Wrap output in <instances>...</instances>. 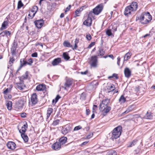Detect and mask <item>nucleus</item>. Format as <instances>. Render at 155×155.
<instances>
[{
  "label": "nucleus",
  "instance_id": "f257e3e1",
  "mask_svg": "<svg viewBox=\"0 0 155 155\" xmlns=\"http://www.w3.org/2000/svg\"><path fill=\"white\" fill-rule=\"evenodd\" d=\"M109 102V99H107L103 100L100 104L99 109L104 116H105L111 109V107L108 106Z\"/></svg>",
  "mask_w": 155,
  "mask_h": 155
},
{
  "label": "nucleus",
  "instance_id": "f03ea898",
  "mask_svg": "<svg viewBox=\"0 0 155 155\" xmlns=\"http://www.w3.org/2000/svg\"><path fill=\"white\" fill-rule=\"evenodd\" d=\"M138 19L142 24H145L150 21L152 19V17L149 12H146L143 13Z\"/></svg>",
  "mask_w": 155,
  "mask_h": 155
},
{
  "label": "nucleus",
  "instance_id": "7ed1b4c3",
  "mask_svg": "<svg viewBox=\"0 0 155 155\" xmlns=\"http://www.w3.org/2000/svg\"><path fill=\"white\" fill-rule=\"evenodd\" d=\"M122 127L119 126L115 128L112 131L111 138L113 140L119 137L121 135L122 132Z\"/></svg>",
  "mask_w": 155,
  "mask_h": 155
},
{
  "label": "nucleus",
  "instance_id": "20e7f679",
  "mask_svg": "<svg viewBox=\"0 0 155 155\" xmlns=\"http://www.w3.org/2000/svg\"><path fill=\"white\" fill-rule=\"evenodd\" d=\"M97 56H92L89 62L90 64L91 67L96 68L97 66Z\"/></svg>",
  "mask_w": 155,
  "mask_h": 155
},
{
  "label": "nucleus",
  "instance_id": "39448f33",
  "mask_svg": "<svg viewBox=\"0 0 155 155\" xmlns=\"http://www.w3.org/2000/svg\"><path fill=\"white\" fill-rule=\"evenodd\" d=\"M103 5L102 4L99 5L93 9V13L96 15H98L101 12L103 9Z\"/></svg>",
  "mask_w": 155,
  "mask_h": 155
},
{
  "label": "nucleus",
  "instance_id": "423d86ee",
  "mask_svg": "<svg viewBox=\"0 0 155 155\" xmlns=\"http://www.w3.org/2000/svg\"><path fill=\"white\" fill-rule=\"evenodd\" d=\"M73 81L70 78L66 79L65 82L64 83V85L62 87L64 90H67L72 85Z\"/></svg>",
  "mask_w": 155,
  "mask_h": 155
},
{
  "label": "nucleus",
  "instance_id": "0eeeda50",
  "mask_svg": "<svg viewBox=\"0 0 155 155\" xmlns=\"http://www.w3.org/2000/svg\"><path fill=\"white\" fill-rule=\"evenodd\" d=\"M31 102L32 105L33 106L36 104L38 102L37 95L36 93L33 94L31 98Z\"/></svg>",
  "mask_w": 155,
  "mask_h": 155
},
{
  "label": "nucleus",
  "instance_id": "6e6552de",
  "mask_svg": "<svg viewBox=\"0 0 155 155\" xmlns=\"http://www.w3.org/2000/svg\"><path fill=\"white\" fill-rule=\"evenodd\" d=\"M153 115L151 113L147 112L145 116L144 117H142L140 115L138 117V119H140L142 118L143 119H151L153 118Z\"/></svg>",
  "mask_w": 155,
  "mask_h": 155
},
{
  "label": "nucleus",
  "instance_id": "1a4fd4ad",
  "mask_svg": "<svg viewBox=\"0 0 155 155\" xmlns=\"http://www.w3.org/2000/svg\"><path fill=\"white\" fill-rule=\"evenodd\" d=\"M16 87L20 90H23L25 87V86L23 83V81H20V82L16 83Z\"/></svg>",
  "mask_w": 155,
  "mask_h": 155
},
{
  "label": "nucleus",
  "instance_id": "9d476101",
  "mask_svg": "<svg viewBox=\"0 0 155 155\" xmlns=\"http://www.w3.org/2000/svg\"><path fill=\"white\" fill-rule=\"evenodd\" d=\"M6 145L8 148L11 150H14L16 148V144L13 142H8Z\"/></svg>",
  "mask_w": 155,
  "mask_h": 155
},
{
  "label": "nucleus",
  "instance_id": "9b49d317",
  "mask_svg": "<svg viewBox=\"0 0 155 155\" xmlns=\"http://www.w3.org/2000/svg\"><path fill=\"white\" fill-rule=\"evenodd\" d=\"M35 23L37 28H40L44 24L43 20L42 19H41L36 21L35 22Z\"/></svg>",
  "mask_w": 155,
  "mask_h": 155
},
{
  "label": "nucleus",
  "instance_id": "f8f14e48",
  "mask_svg": "<svg viewBox=\"0 0 155 155\" xmlns=\"http://www.w3.org/2000/svg\"><path fill=\"white\" fill-rule=\"evenodd\" d=\"M61 144L59 142H56L53 144L52 147L55 150H58L61 148Z\"/></svg>",
  "mask_w": 155,
  "mask_h": 155
},
{
  "label": "nucleus",
  "instance_id": "ddd939ff",
  "mask_svg": "<svg viewBox=\"0 0 155 155\" xmlns=\"http://www.w3.org/2000/svg\"><path fill=\"white\" fill-rule=\"evenodd\" d=\"M17 45V44L16 42H14L13 44L11 50V53L12 55H15L16 54L15 51Z\"/></svg>",
  "mask_w": 155,
  "mask_h": 155
},
{
  "label": "nucleus",
  "instance_id": "4468645a",
  "mask_svg": "<svg viewBox=\"0 0 155 155\" xmlns=\"http://www.w3.org/2000/svg\"><path fill=\"white\" fill-rule=\"evenodd\" d=\"M129 6L130 7V8H131L133 11H136L138 7L137 4L136 2H132L131 5Z\"/></svg>",
  "mask_w": 155,
  "mask_h": 155
},
{
  "label": "nucleus",
  "instance_id": "2eb2a0df",
  "mask_svg": "<svg viewBox=\"0 0 155 155\" xmlns=\"http://www.w3.org/2000/svg\"><path fill=\"white\" fill-rule=\"evenodd\" d=\"M25 103V102L23 100H20L16 103V106L18 109H20L24 106Z\"/></svg>",
  "mask_w": 155,
  "mask_h": 155
},
{
  "label": "nucleus",
  "instance_id": "dca6fc26",
  "mask_svg": "<svg viewBox=\"0 0 155 155\" xmlns=\"http://www.w3.org/2000/svg\"><path fill=\"white\" fill-rule=\"evenodd\" d=\"M92 21L91 18H87L83 22V24L88 27L91 26L92 24Z\"/></svg>",
  "mask_w": 155,
  "mask_h": 155
},
{
  "label": "nucleus",
  "instance_id": "f3484780",
  "mask_svg": "<svg viewBox=\"0 0 155 155\" xmlns=\"http://www.w3.org/2000/svg\"><path fill=\"white\" fill-rule=\"evenodd\" d=\"M28 127L27 124L26 123L25 124L23 125L20 129H19V131L20 133L24 134L26 132Z\"/></svg>",
  "mask_w": 155,
  "mask_h": 155
},
{
  "label": "nucleus",
  "instance_id": "a211bd4d",
  "mask_svg": "<svg viewBox=\"0 0 155 155\" xmlns=\"http://www.w3.org/2000/svg\"><path fill=\"white\" fill-rule=\"evenodd\" d=\"M45 85L43 84L38 85L36 88V90L38 91H44L45 90Z\"/></svg>",
  "mask_w": 155,
  "mask_h": 155
},
{
  "label": "nucleus",
  "instance_id": "6ab92c4d",
  "mask_svg": "<svg viewBox=\"0 0 155 155\" xmlns=\"http://www.w3.org/2000/svg\"><path fill=\"white\" fill-rule=\"evenodd\" d=\"M61 59L60 58L54 59L52 61V64L53 66H56L61 62Z\"/></svg>",
  "mask_w": 155,
  "mask_h": 155
},
{
  "label": "nucleus",
  "instance_id": "aec40b11",
  "mask_svg": "<svg viewBox=\"0 0 155 155\" xmlns=\"http://www.w3.org/2000/svg\"><path fill=\"white\" fill-rule=\"evenodd\" d=\"M133 11L129 6H127L124 12V15L126 16H128L130 14L131 12Z\"/></svg>",
  "mask_w": 155,
  "mask_h": 155
},
{
  "label": "nucleus",
  "instance_id": "412c9836",
  "mask_svg": "<svg viewBox=\"0 0 155 155\" xmlns=\"http://www.w3.org/2000/svg\"><path fill=\"white\" fill-rule=\"evenodd\" d=\"M124 73L125 76L127 78H129L131 75V71L128 68L125 69Z\"/></svg>",
  "mask_w": 155,
  "mask_h": 155
},
{
  "label": "nucleus",
  "instance_id": "4be33fe9",
  "mask_svg": "<svg viewBox=\"0 0 155 155\" xmlns=\"http://www.w3.org/2000/svg\"><path fill=\"white\" fill-rule=\"evenodd\" d=\"M38 10V7L37 6H34L33 7L31 10V12L33 13L32 15V16H31V18H33L34 17L36 13L37 12Z\"/></svg>",
  "mask_w": 155,
  "mask_h": 155
},
{
  "label": "nucleus",
  "instance_id": "5701e85b",
  "mask_svg": "<svg viewBox=\"0 0 155 155\" xmlns=\"http://www.w3.org/2000/svg\"><path fill=\"white\" fill-rule=\"evenodd\" d=\"M115 89L114 85L113 84H110L107 88V92L109 93L113 91Z\"/></svg>",
  "mask_w": 155,
  "mask_h": 155
},
{
  "label": "nucleus",
  "instance_id": "b1692460",
  "mask_svg": "<svg viewBox=\"0 0 155 155\" xmlns=\"http://www.w3.org/2000/svg\"><path fill=\"white\" fill-rule=\"evenodd\" d=\"M67 140V138L66 137H61L59 140V143L61 145H63L66 142Z\"/></svg>",
  "mask_w": 155,
  "mask_h": 155
},
{
  "label": "nucleus",
  "instance_id": "393cba45",
  "mask_svg": "<svg viewBox=\"0 0 155 155\" xmlns=\"http://www.w3.org/2000/svg\"><path fill=\"white\" fill-rule=\"evenodd\" d=\"M8 22L7 21H4L2 24L1 30H2L7 28V26H8Z\"/></svg>",
  "mask_w": 155,
  "mask_h": 155
},
{
  "label": "nucleus",
  "instance_id": "a878e982",
  "mask_svg": "<svg viewBox=\"0 0 155 155\" xmlns=\"http://www.w3.org/2000/svg\"><path fill=\"white\" fill-rule=\"evenodd\" d=\"M53 109L52 108H48L47 110V118L48 119L52 113Z\"/></svg>",
  "mask_w": 155,
  "mask_h": 155
},
{
  "label": "nucleus",
  "instance_id": "bb28decb",
  "mask_svg": "<svg viewBox=\"0 0 155 155\" xmlns=\"http://www.w3.org/2000/svg\"><path fill=\"white\" fill-rule=\"evenodd\" d=\"M21 137L25 142H27L28 141V136L25 134H21Z\"/></svg>",
  "mask_w": 155,
  "mask_h": 155
},
{
  "label": "nucleus",
  "instance_id": "cd10ccee",
  "mask_svg": "<svg viewBox=\"0 0 155 155\" xmlns=\"http://www.w3.org/2000/svg\"><path fill=\"white\" fill-rule=\"evenodd\" d=\"M20 64H21L23 66L26 65L27 64H30V63H29L27 62L26 61H25V59L24 58L21 59H20Z\"/></svg>",
  "mask_w": 155,
  "mask_h": 155
},
{
  "label": "nucleus",
  "instance_id": "c85d7f7f",
  "mask_svg": "<svg viewBox=\"0 0 155 155\" xmlns=\"http://www.w3.org/2000/svg\"><path fill=\"white\" fill-rule=\"evenodd\" d=\"M28 72L26 71L25 74L24 75H23L20 78V81H23V80L24 79H27L28 78Z\"/></svg>",
  "mask_w": 155,
  "mask_h": 155
},
{
  "label": "nucleus",
  "instance_id": "c756f323",
  "mask_svg": "<svg viewBox=\"0 0 155 155\" xmlns=\"http://www.w3.org/2000/svg\"><path fill=\"white\" fill-rule=\"evenodd\" d=\"M119 101L120 102V104H123L126 101V99L124 97L123 95H122L120 96L119 99Z\"/></svg>",
  "mask_w": 155,
  "mask_h": 155
},
{
  "label": "nucleus",
  "instance_id": "7c9ffc66",
  "mask_svg": "<svg viewBox=\"0 0 155 155\" xmlns=\"http://www.w3.org/2000/svg\"><path fill=\"white\" fill-rule=\"evenodd\" d=\"M11 34V32L5 30L0 34V35H2L3 36L6 35L7 36H9Z\"/></svg>",
  "mask_w": 155,
  "mask_h": 155
},
{
  "label": "nucleus",
  "instance_id": "2f4dec72",
  "mask_svg": "<svg viewBox=\"0 0 155 155\" xmlns=\"http://www.w3.org/2000/svg\"><path fill=\"white\" fill-rule=\"evenodd\" d=\"M98 52H99L97 55L98 56H102L105 53V52L104 51V50L101 48L99 49Z\"/></svg>",
  "mask_w": 155,
  "mask_h": 155
},
{
  "label": "nucleus",
  "instance_id": "473e14b6",
  "mask_svg": "<svg viewBox=\"0 0 155 155\" xmlns=\"http://www.w3.org/2000/svg\"><path fill=\"white\" fill-rule=\"evenodd\" d=\"M7 107L9 110H11L12 108V102L11 101H8L6 104Z\"/></svg>",
  "mask_w": 155,
  "mask_h": 155
},
{
  "label": "nucleus",
  "instance_id": "72a5a7b5",
  "mask_svg": "<svg viewBox=\"0 0 155 155\" xmlns=\"http://www.w3.org/2000/svg\"><path fill=\"white\" fill-rule=\"evenodd\" d=\"M79 39L76 38L75 41H74V47L73 48H72V49L73 50H76L78 48V44L79 42Z\"/></svg>",
  "mask_w": 155,
  "mask_h": 155
},
{
  "label": "nucleus",
  "instance_id": "f704fd0d",
  "mask_svg": "<svg viewBox=\"0 0 155 155\" xmlns=\"http://www.w3.org/2000/svg\"><path fill=\"white\" fill-rule=\"evenodd\" d=\"M64 46L68 47H73L72 45H71L70 43L68 42V41H65L64 43Z\"/></svg>",
  "mask_w": 155,
  "mask_h": 155
},
{
  "label": "nucleus",
  "instance_id": "c9c22d12",
  "mask_svg": "<svg viewBox=\"0 0 155 155\" xmlns=\"http://www.w3.org/2000/svg\"><path fill=\"white\" fill-rule=\"evenodd\" d=\"M63 55L64 59L66 60H68L70 58V57L67 52L64 53Z\"/></svg>",
  "mask_w": 155,
  "mask_h": 155
},
{
  "label": "nucleus",
  "instance_id": "e433bc0d",
  "mask_svg": "<svg viewBox=\"0 0 155 155\" xmlns=\"http://www.w3.org/2000/svg\"><path fill=\"white\" fill-rule=\"evenodd\" d=\"M131 55V53H130L128 52L126 53L124 56V60L126 61L130 59Z\"/></svg>",
  "mask_w": 155,
  "mask_h": 155
},
{
  "label": "nucleus",
  "instance_id": "4c0bfd02",
  "mask_svg": "<svg viewBox=\"0 0 155 155\" xmlns=\"http://www.w3.org/2000/svg\"><path fill=\"white\" fill-rule=\"evenodd\" d=\"M70 130L67 129V128H64L62 130V133L64 134H66L70 131Z\"/></svg>",
  "mask_w": 155,
  "mask_h": 155
},
{
  "label": "nucleus",
  "instance_id": "58836bf2",
  "mask_svg": "<svg viewBox=\"0 0 155 155\" xmlns=\"http://www.w3.org/2000/svg\"><path fill=\"white\" fill-rule=\"evenodd\" d=\"M138 142V140H133L131 143H130V145L129 146V147H132L134 146Z\"/></svg>",
  "mask_w": 155,
  "mask_h": 155
},
{
  "label": "nucleus",
  "instance_id": "ea45409f",
  "mask_svg": "<svg viewBox=\"0 0 155 155\" xmlns=\"http://www.w3.org/2000/svg\"><path fill=\"white\" fill-rule=\"evenodd\" d=\"M112 31L111 29H108L106 30V34L108 36H111L112 35Z\"/></svg>",
  "mask_w": 155,
  "mask_h": 155
},
{
  "label": "nucleus",
  "instance_id": "a19ab883",
  "mask_svg": "<svg viewBox=\"0 0 155 155\" xmlns=\"http://www.w3.org/2000/svg\"><path fill=\"white\" fill-rule=\"evenodd\" d=\"M110 28L112 32H115L117 31V26L116 25H111L110 27Z\"/></svg>",
  "mask_w": 155,
  "mask_h": 155
},
{
  "label": "nucleus",
  "instance_id": "79ce46f5",
  "mask_svg": "<svg viewBox=\"0 0 155 155\" xmlns=\"http://www.w3.org/2000/svg\"><path fill=\"white\" fill-rule=\"evenodd\" d=\"M23 6V4L21 0H20L18 2V9L20 8L21 7Z\"/></svg>",
  "mask_w": 155,
  "mask_h": 155
},
{
  "label": "nucleus",
  "instance_id": "37998d69",
  "mask_svg": "<svg viewBox=\"0 0 155 155\" xmlns=\"http://www.w3.org/2000/svg\"><path fill=\"white\" fill-rule=\"evenodd\" d=\"M117 152L114 150L111 151L110 152L108 155H117Z\"/></svg>",
  "mask_w": 155,
  "mask_h": 155
},
{
  "label": "nucleus",
  "instance_id": "c03bdc74",
  "mask_svg": "<svg viewBox=\"0 0 155 155\" xmlns=\"http://www.w3.org/2000/svg\"><path fill=\"white\" fill-rule=\"evenodd\" d=\"M85 94L84 93H82L81 95L80 99L82 100H85Z\"/></svg>",
  "mask_w": 155,
  "mask_h": 155
},
{
  "label": "nucleus",
  "instance_id": "a18cd8bd",
  "mask_svg": "<svg viewBox=\"0 0 155 155\" xmlns=\"http://www.w3.org/2000/svg\"><path fill=\"white\" fill-rule=\"evenodd\" d=\"M114 77H115L116 78V79H117L118 78V77H117V74H113V75L110 76H109L108 77V78H113Z\"/></svg>",
  "mask_w": 155,
  "mask_h": 155
},
{
  "label": "nucleus",
  "instance_id": "49530a36",
  "mask_svg": "<svg viewBox=\"0 0 155 155\" xmlns=\"http://www.w3.org/2000/svg\"><path fill=\"white\" fill-rule=\"evenodd\" d=\"M82 128V127L81 126H78L75 127L74 129V130L76 131L78 130H79L81 129Z\"/></svg>",
  "mask_w": 155,
  "mask_h": 155
},
{
  "label": "nucleus",
  "instance_id": "de8ad7c7",
  "mask_svg": "<svg viewBox=\"0 0 155 155\" xmlns=\"http://www.w3.org/2000/svg\"><path fill=\"white\" fill-rule=\"evenodd\" d=\"M47 9L49 11H51L53 10L52 6L50 5H48L47 6Z\"/></svg>",
  "mask_w": 155,
  "mask_h": 155
},
{
  "label": "nucleus",
  "instance_id": "09e8293b",
  "mask_svg": "<svg viewBox=\"0 0 155 155\" xmlns=\"http://www.w3.org/2000/svg\"><path fill=\"white\" fill-rule=\"evenodd\" d=\"M59 120H56L53 122V124L54 125H56L59 124Z\"/></svg>",
  "mask_w": 155,
  "mask_h": 155
},
{
  "label": "nucleus",
  "instance_id": "8fccbe9b",
  "mask_svg": "<svg viewBox=\"0 0 155 155\" xmlns=\"http://www.w3.org/2000/svg\"><path fill=\"white\" fill-rule=\"evenodd\" d=\"M15 61V58H11L10 60L9 61V64H11L12 65V64Z\"/></svg>",
  "mask_w": 155,
  "mask_h": 155
},
{
  "label": "nucleus",
  "instance_id": "3c124183",
  "mask_svg": "<svg viewBox=\"0 0 155 155\" xmlns=\"http://www.w3.org/2000/svg\"><path fill=\"white\" fill-rule=\"evenodd\" d=\"M60 97L59 95H57V96L55 98V101L54 102V104L58 101V99L60 98Z\"/></svg>",
  "mask_w": 155,
  "mask_h": 155
},
{
  "label": "nucleus",
  "instance_id": "603ef678",
  "mask_svg": "<svg viewBox=\"0 0 155 155\" xmlns=\"http://www.w3.org/2000/svg\"><path fill=\"white\" fill-rule=\"evenodd\" d=\"M86 38L87 40L89 41L91 39V35L89 34L86 35Z\"/></svg>",
  "mask_w": 155,
  "mask_h": 155
},
{
  "label": "nucleus",
  "instance_id": "864d4df0",
  "mask_svg": "<svg viewBox=\"0 0 155 155\" xmlns=\"http://www.w3.org/2000/svg\"><path fill=\"white\" fill-rule=\"evenodd\" d=\"M10 91H11L10 89H9L8 88H7L4 91L3 93L4 94H6L8 93Z\"/></svg>",
  "mask_w": 155,
  "mask_h": 155
},
{
  "label": "nucleus",
  "instance_id": "5fc2aeb1",
  "mask_svg": "<svg viewBox=\"0 0 155 155\" xmlns=\"http://www.w3.org/2000/svg\"><path fill=\"white\" fill-rule=\"evenodd\" d=\"M93 12H89V14L88 15V17L87 18H91V17L92 16L93 13Z\"/></svg>",
  "mask_w": 155,
  "mask_h": 155
},
{
  "label": "nucleus",
  "instance_id": "6e6d98bb",
  "mask_svg": "<svg viewBox=\"0 0 155 155\" xmlns=\"http://www.w3.org/2000/svg\"><path fill=\"white\" fill-rule=\"evenodd\" d=\"M71 7V5H69L68 7H67L66 8V9L65 10V12H67L70 9Z\"/></svg>",
  "mask_w": 155,
  "mask_h": 155
},
{
  "label": "nucleus",
  "instance_id": "4d7b16f0",
  "mask_svg": "<svg viewBox=\"0 0 155 155\" xmlns=\"http://www.w3.org/2000/svg\"><path fill=\"white\" fill-rule=\"evenodd\" d=\"M31 57H37L38 56V54L37 52H35L32 54Z\"/></svg>",
  "mask_w": 155,
  "mask_h": 155
},
{
  "label": "nucleus",
  "instance_id": "13d9d810",
  "mask_svg": "<svg viewBox=\"0 0 155 155\" xmlns=\"http://www.w3.org/2000/svg\"><path fill=\"white\" fill-rule=\"evenodd\" d=\"M95 44V42H91L89 45V46L88 47V48H91L92 46H93V45H94Z\"/></svg>",
  "mask_w": 155,
  "mask_h": 155
},
{
  "label": "nucleus",
  "instance_id": "bf43d9fd",
  "mask_svg": "<svg viewBox=\"0 0 155 155\" xmlns=\"http://www.w3.org/2000/svg\"><path fill=\"white\" fill-rule=\"evenodd\" d=\"M26 114L25 113H23L21 114V116L22 117H26Z\"/></svg>",
  "mask_w": 155,
  "mask_h": 155
},
{
  "label": "nucleus",
  "instance_id": "052dcab7",
  "mask_svg": "<svg viewBox=\"0 0 155 155\" xmlns=\"http://www.w3.org/2000/svg\"><path fill=\"white\" fill-rule=\"evenodd\" d=\"M88 71L86 70L84 72H81L80 73L81 74H82V75H83V74L85 75V74H87V73H88Z\"/></svg>",
  "mask_w": 155,
  "mask_h": 155
},
{
  "label": "nucleus",
  "instance_id": "680f3d73",
  "mask_svg": "<svg viewBox=\"0 0 155 155\" xmlns=\"http://www.w3.org/2000/svg\"><path fill=\"white\" fill-rule=\"evenodd\" d=\"M128 108L129 110H130V111H131L133 110L134 107H133V106L132 105L129 107Z\"/></svg>",
  "mask_w": 155,
  "mask_h": 155
},
{
  "label": "nucleus",
  "instance_id": "e2e57ef3",
  "mask_svg": "<svg viewBox=\"0 0 155 155\" xmlns=\"http://www.w3.org/2000/svg\"><path fill=\"white\" fill-rule=\"evenodd\" d=\"M117 64L118 66H119L120 65V57H118L117 58Z\"/></svg>",
  "mask_w": 155,
  "mask_h": 155
},
{
  "label": "nucleus",
  "instance_id": "0e129e2a",
  "mask_svg": "<svg viewBox=\"0 0 155 155\" xmlns=\"http://www.w3.org/2000/svg\"><path fill=\"white\" fill-rule=\"evenodd\" d=\"M93 136V134H90L87 136V138H90Z\"/></svg>",
  "mask_w": 155,
  "mask_h": 155
},
{
  "label": "nucleus",
  "instance_id": "69168bd1",
  "mask_svg": "<svg viewBox=\"0 0 155 155\" xmlns=\"http://www.w3.org/2000/svg\"><path fill=\"white\" fill-rule=\"evenodd\" d=\"M85 8V6L82 7L81 8L79 9H78L79 11V12H80L82 11Z\"/></svg>",
  "mask_w": 155,
  "mask_h": 155
},
{
  "label": "nucleus",
  "instance_id": "338daca9",
  "mask_svg": "<svg viewBox=\"0 0 155 155\" xmlns=\"http://www.w3.org/2000/svg\"><path fill=\"white\" fill-rule=\"evenodd\" d=\"M130 112V110H129L128 108H127V110L123 113V114H127L129 112Z\"/></svg>",
  "mask_w": 155,
  "mask_h": 155
},
{
  "label": "nucleus",
  "instance_id": "774afa93",
  "mask_svg": "<svg viewBox=\"0 0 155 155\" xmlns=\"http://www.w3.org/2000/svg\"><path fill=\"white\" fill-rule=\"evenodd\" d=\"M97 105H94L93 106V109L94 110H97Z\"/></svg>",
  "mask_w": 155,
  "mask_h": 155
}]
</instances>
